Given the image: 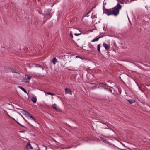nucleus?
<instances>
[{
	"instance_id": "412c9836",
	"label": "nucleus",
	"mask_w": 150,
	"mask_h": 150,
	"mask_svg": "<svg viewBox=\"0 0 150 150\" xmlns=\"http://www.w3.org/2000/svg\"><path fill=\"white\" fill-rule=\"evenodd\" d=\"M81 33H78V34H77V33H75L74 34V35L75 36H78L79 35H81Z\"/></svg>"
},
{
	"instance_id": "1a4fd4ad",
	"label": "nucleus",
	"mask_w": 150,
	"mask_h": 150,
	"mask_svg": "<svg viewBox=\"0 0 150 150\" xmlns=\"http://www.w3.org/2000/svg\"><path fill=\"white\" fill-rule=\"evenodd\" d=\"M103 36H102L101 37H99L93 39L92 41V42H94L95 41H98V40L100 38L102 37Z\"/></svg>"
},
{
	"instance_id": "393cba45",
	"label": "nucleus",
	"mask_w": 150,
	"mask_h": 150,
	"mask_svg": "<svg viewBox=\"0 0 150 150\" xmlns=\"http://www.w3.org/2000/svg\"><path fill=\"white\" fill-rule=\"evenodd\" d=\"M7 67H6L5 68V71L6 72V71H8V69H6V68H7Z\"/></svg>"
},
{
	"instance_id": "f257e3e1",
	"label": "nucleus",
	"mask_w": 150,
	"mask_h": 150,
	"mask_svg": "<svg viewBox=\"0 0 150 150\" xmlns=\"http://www.w3.org/2000/svg\"><path fill=\"white\" fill-rule=\"evenodd\" d=\"M121 8L122 6L120 4L117 3V5L112 9H105L104 11L105 14L108 15H113L116 16L119 13V10L121 9Z\"/></svg>"
},
{
	"instance_id": "c85d7f7f",
	"label": "nucleus",
	"mask_w": 150,
	"mask_h": 150,
	"mask_svg": "<svg viewBox=\"0 0 150 150\" xmlns=\"http://www.w3.org/2000/svg\"><path fill=\"white\" fill-rule=\"evenodd\" d=\"M7 115L8 117H10L9 115L8 114H7Z\"/></svg>"
},
{
	"instance_id": "cd10ccee",
	"label": "nucleus",
	"mask_w": 150,
	"mask_h": 150,
	"mask_svg": "<svg viewBox=\"0 0 150 150\" xmlns=\"http://www.w3.org/2000/svg\"><path fill=\"white\" fill-rule=\"evenodd\" d=\"M108 127V128H106V129H108V128H109V127Z\"/></svg>"
},
{
	"instance_id": "a878e982",
	"label": "nucleus",
	"mask_w": 150,
	"mask_h": 150,
	"mask_svg": "<svg viewBox=\"0 0 150 150\" xmlns=\"http://www.w3.org/2000/svg\"><path fill=\"white\" fill-rule=\"evenodd\" d=\"M120 3L121 4H123V1H120Z\"/></svg>"
},
{
	"instance_id": "4be33fe9",
	"label": "nucleus",
	"mask_w": 150,
	"mask_h": 150,
	"mask_svg": "<svg viewBox=\"0 0 150 150\" xmlns=\"http://www.w3.org/2000/svg\"><path fill=\"white\" fill-rule=\"evenodd\" d=\"M70 35L71 36V37L72 38L73 37V35L72 34V32L71 31H70Z\"/></svg>"
},
{
	"instance_id": "f03ea898",
	"label": "nucleus",
	"mask_w": 150,
	"mask_h": 150,
	"mask_svg": "<svg viewBox=\"0 0 150 150\" xmlns=\"http://www.w3.org/2000/svg\"><path fill=\"white\" fill-rule=\"evenodd\" d=\"M31 78V76L28 75H26L23 79V81L24 82L28 83Z\"/></svg>"
},
{
	"instance_id": "20e7f679",
	"label": "nucleus",
	"mask_w": 150,
	"mask_h": 150,
	"mask_svg": "<svg viewBox=\"0 0 150 150\" xmlns=\"http://www.w3.org/2000/svg\"><path fill=\"white\" fill-rule=\"evenodd\" d=\"M20 110H21L20 111V112L22 113L23 115H25L26 116H27L28 115V112L25 111V110L22 109H20Z\"/></svg>"
},
{
	"instance_id": "6ab92c4d",
	"label": "nucleus",
	"mask_w": 150,
	"mask_h": 150,
	"mask_svg": "<svg viewBox=\"0 0 150 150\" xmlns=\"http://www.w3.org/2000/svg\"><path fill=\"white\" fill-rule=\"evenodd\" d=\"M44 14L45 16H48L50 14V13L49 12H45Z\"/></svg>"
},
{
	"instance_id": "9d476101",
	"label": "nucleus",
	"mask_w": 150,
	"mask_h": 150,
	"mask_svg": "<svg viewBox=\"0 0 150 150\" xmlns=\"http://www.w3.org/2000/svg\"><path fill=\"white\" fill-rule=\"evenodd\" d=\"M31 100L34 103H36V98H35L34 97H33L31 98Z\"/></svg>"
},
{
	"instance_id": "6e6552de",
	"label": "nucleus",
	"mask_w": 150,
	"mask_h": 150,
	"mask_svg": "<svg viewBox=\"0 0 150 150\" xmlns=\"http://www.w3.org/2000/svg\"><path fill=\"white\" fill-rule=\"evenodd\" d=\"M127 100L131 104L135 102L133 98L130 99H127Z\"/></svg>"
},
{
	"instance_id": "2eb2a0df",
	"label": "nucleus",
	"mask_w": 150,
	"mask_h": 150,
	"mask_svg": "<svg viewBox=\"0 0 150 150\" xmlns=\"http://www.w3.org/2000/svg\"><path fill=\"white\" fill-rule=\"evenodd\" d=\"M34 64L35 65V67H39L40 68H41L42 70H43L44 69V68L43 67H41V66L39 64Z\"/></svg>"
},
{
	"instance_id": "7ed1b4c3",
	"label": "nucleus",
	"mask_w": 150,
	"mask_h": 150,
	"mask_svg": "<svg viewBox=\"0 0 150 150\" xmlns=\"http://www.w3.org/2000/svg\"><path fill=\"white\" fill-rule=\"evenodd\" d=\"M6 69H8V70L7 71H6V72H11L12 73H18V70H14L13 69L9 68V67H7V68H6Z\"/></svg>"
},
{
	"instance_id": "39448f33",
	"label": "nucleus",
	"mask_w": 150,
	"mask_h": 150,
	"mask_svg": "<svg viewBox=\"0 0 150 150\" xmlns=\"http://www.w3.org/2000/svg\"><path fill=\"white\" fill-rule=\"evenodd\" d=\"M64 90L65 93L66 94H69L70 95L72 94V92L71 90L70 89L66 88Z\"/></svg>"
},
{
	"instance_id": "a211bd4d",
	"label": "nucleus",
	"mask_w": 150,
	"mask_h": 150,
	"mask_svg": "<svg viewBox=\"0 0 150 150\" xmlns=\"http://www.w3.org/2000/svg\"><path fill=\"white\" fill-rule=\"evenodd\" d=\"M100 87L101 88H104L105 89H107V88H106L107 87V86H105L102 85H100Z\"/></svg>"
},
{
	"instance_id": "c756f323",
	"label": "nucleus",
	"mask_w": 150,
	"mask_h": 150,
	"mask_svg": "<svg viewBox=\"0 0 150 150\" xmlns=\"http://www.w3.org/2000/svg\"><path fill=\"white\" fill-rule=\"evenodd\" d=\"M51 17V16L49 18H50Z\"/></svg>"
},
{
	"instance_id": "7c9ffc66",
	"label": "nucleus",
	"mask_w": 150,
	"mask_h": 150,
	"mask_svg": "<svg viewBox=\"0 0 150 150\" xmlns=\"http://www.w3.org/2000/svg\"><path fill=\"white\" fill-rule=\"evenodd\" d=\"M13 120H15L13 118Z\"/></svg>"
},
{
	"instance_id": "0eeeda50",
	"label": "nucleus",
	"mask_w": 150,
	"mask_h": 150,
	"mask_svg": "<svg viewBox=\"0 0 150 150\" xmlns=\"http://www.w3.org/2000/svg\"><path fill=\"white\" fill-rule=\"evenodd\" d=\"M103 46L107 50H108L109 48V46L108 45L105 43H103Z\"/></svg>"
},
{
	"instance_id": "f3484780",
	"label": "nucleus",
	"mask_w": 150,
	"mask_h": 150,
	"mask_svg": "<svg viewBox=\"0 0 150 150\" xmlns=\"http://www.w3.org/2000/svg\"><path fill=\"white\" fill-rule=\"evenodd\" d=\"M56 105L55 104H54L53 105H52V108L53 109L55 110H57V109L56 107Z\"/></svg>"
},
{
	"instance_id": "dca6fc26",
	"label": "nucleus",
	"mask_w": 150,
	"mask_h": 150,
	"mask_svg": "<svg viewBox=\"0 0 150 150\" xmlns=\"http://www.w3.org/2000/svg\"><path fill=\"white\" fill-rule=\"evenodd\" d=\"M97 50L99 52V53H100V44H98L97 46Z\"/></svg>"
},
{
	"instance_id": "ddd939ff",
	"label": "nucleus",
	"mask_w": 150,
	"mask_h": 150,
	"mask_svg": "<svg viewBox=\"0 0 150 150\" xmlns=\"http://www.w3.org/2000/svg\"><path fill=\"white\" fill-rule=\"evenodd\" d=\"M57 62V60L55 58H53L52 62L54 64H55V62Z\"/></svg>"
},
{
	"instance_id": "2f4dec72",
	"label": "nucleus",
	"mask_w": 150,
	"mask_h": 150,
	"mask_svg": "<svg viewBox=\"0 0 150 150\" xmlns=\"http://www.w3.org/2000/svg\"><path fill=\"white\" fill-rule=\"evenodd\" d=\"M134 1V0H133V1Z\"/></svg>"
},
{
	"instance_id": "f8f14e48",
	"label": "nucleus",
	"mask_w": 150,
	"mask_h": 150,
	"mask_svg": "<svg viewBox=\"0 0 150 150\" xmlns=\"http://www.w3.org/2000/svg\"><path fill=\"white\" fill-rule=\"evenodd\" d=\"M27 117H30V118H32L34 121L35 122L36 121L35 119L34 118L33 116L29 113H28V115Z\"/></svg>"
},
{
	"instance_id": "aec40b11",
	"label": "nucleus",
	"mask_w": 150,
	"mask_h": 150,
	"mask_svg": "<svg viewBox=\"0 0 150 150\" xmlns=\"http://www.w3.org/2000/svg\"><path fill=\"white\" fill-rule=\"evenodd\" d=\"M47 94L48 95H50L52 96L55 95V94L54 93H51L50 92H47Z\"/></svg>"
},
{
	"instance_id": "9b49d317",
	"label": "nucleus",
	"mask_w": 150,
	"mask_h": 150,
	"mask_svg": "<svg viewBox=\"0 0 150 150\" xmlns=\"http://www.w3.org/2000/svg\"><path fill=\"white\" fill-rule=\"evenodd\" d=\"M18 87L20 89L22 90L25 93H26L27 94H28V93L21 86H18Z\"/></svg>"
},
{
	"instance_id": "5701e85b",
	"label": "nucleus",
	"mask_w": 150,
	"mask_h": 150,
	"mask_svg": "<svg viewBox=\"0 0 150 150\" xmlns=\"http://www.w3.org/2000/svg\"><path fill=\"white\" fill-rule=\"evenodd\" d=\"M16 121V122L18 124V125H20V126H21L23 127H24V126H23L22 125H21V124H20L17 121Z\"/></svg>"
},
{
	"instance_id": "b1692460",
	"label": "nucleus",
	"mask_w": 150,
	"mask_h": 150,
	"mask_svg": "<svg viewBox=\"0 0 150 150\" xmlns=\"http://www.w3.org/2000/svg\"><path fill=\"white\" fill-rule=\"evenodd\" d=\"M76 58H80L81 59H84V58H83H83H82L81 57H80L79 56H76Z\"/></svg>"
},
{
	"instance_id": "423d86ee",
	"label": "nucleus",
	"mask_w": 150,
	"mask_h": 150,
	"mask_svg": "<svg viewBox=\"0 0 150 150\" xmlns=\"http://www.w3.org/2000/svg\"><path fill=\"white\" fill-rule=\"evenodd\" d=\"M26 148L27 150H29L30 149H33V147L31 145V144L30 143H28L26 145Z\"/></svg>"
},
{
	"instance_id": "bb28decb",
	"label": "nucleus",
	"mask_w": 150,
	"mask_h": 150,
	"mask_svg": "<svg viewBox=\"0 0 150 150\" xmlns=\"http://www.w3.org/2000/svg\"><path fill=\"white\" fill-rule=\"evenodd\" d=\"M90 12H91L90 11H89V12H88L87 13V15H88V14H89L90 13Z\"/></svg>"
},
{
	"instance_id": "4468645a",
	"label": "nucleus",
	"mask_w": 150,
	"mask_h": 150,
	"mask_svg": "<svg viewBox=\"0 0 150 150\" xmlns=\"http://www.w3.org/2000/svg\"><path fill=\"white\" fill-rule=\"evenodd\" d=\"M98 84L100 85H103V86H107V87H109V86L108 85H107L105 83H101V82L100 83Z\"/></svg>"
}]
</instances>
